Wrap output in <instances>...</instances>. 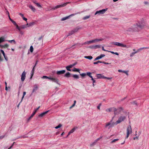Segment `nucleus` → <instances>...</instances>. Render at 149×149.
I'll use <instances>...</instances> for the list:
<instances>
[{"instance_id":"4468645a","label":"nucleus","mask_w":149,"mask_h":149,"mask_svg":"<svg viewBox=\"0 0 149 149\" xmlns=\"http://www.w3.org/2000/svg\"><path fill=\"white\" fill-rule=\"evenodd\" d=\"M96 77L97 79H104V75H102L101 74H97Z\"/></svg>"},{"instance_id":"bb28decb","label":"nucleus","mask_w":149,"mask_h":149,"mask_svg":"<svg viewBox=\"0 0 149 149\" xmlns=\"http://www.w3.org/2000/svg\"><path fill=\"white\" fill-rule=\"evenodd\" d=\"M72 71L73 72H79L80 73L79 70L78 69H77L75 68H74V69L72 70Z\"/></svg>"},{"instance_id":"473e14b6","label":"nucleus","mask_w":149,"mask_h":149,"mask_svg":"<svg viewBox=\"0 0 149 149\" xmlns=\"http://www.w3.org/2000/svg\"><path fill=\"white\" fill-rule=\"evenodd\" d=\"M102 62L100 61H97L94 62L93 64H97L98 63H102Z\"/></svg>"},{"instance_id":"7c9ffc66","label":"nucleus","mask_w":149,"mask_h":149,"mask_svg":"<svg viewBox=\"0 0 149 149\" xmlns=\"http://www.w3.org/2000/svg\"><path fill=\"white\" fill-rule=\"evenodd\" d=\"M35 22H33L31 23H29L28 24V27H29L30 26H32L33 25H34L35 24Z\"/></svg>"},{"instance_id":"f704fd0d","label":"nucleus","mask_w":149,"mask_h":149,"mask_svg":"<svg viewBox=\"0 0 149 149\" xmlns=\"http://www.w3.org/2000/svg\"><path fill=\"white\" fill-rule=\"evenodd\" d=\"M4 41V39L2 37L0 38V43Z\"/></svg>"},{"instance_id":"5701e85b","label":"nucleus","mask_w":149,"mask_h":149,"mask_svg":"<svg viewBox=\"0 0 149 149\" xmlns=\"http://www.w3.org/2000/svg\"><path fill=\"white\" fill-rule=\"evenodd\" d=\"M72 77H73L74 79H78L79 78V76L78 75L76 74H72Z\"/></svg>"},{"instance_id":"c756f323","label":"nucleus","mask_w":149,"mask_h":149,"mask_svg":"<svg viewBox=\"0 0 149 149\" xmlns=\"http://www.w3.org/2000/svg\"><path fill=\"white\" fill-rule=\"evenodd\" d=\"M95 42H98L100 41H102V40H103V39L101 38V39H95Z\"/></svg>"},{"instance_id":"774afa93","label":"nucleus","mask_w":149,"mask_h":149,"mask_svg":"<svg viewBox=\"0 0 149 149\" xmlns=\"http://www.w3.org/2000/svg\"><path fill=\"white\" fill-rule=\"evenodd\" d=\"M101 58V57H100V56H98L97 57V58L98 59V60L100 59Z\"/></svg>"},{"instance_id":"aec40b11","label":"nucleus","mask_w":149,"mask_h":149,"mask_svg":"<svg viewBox=\"0 0 149 149\" xmlns=\"http://www.w3.org/2000/svg\"><path fill=\"white\" fill-rule=\"evenodd\" d=\"M80 29V28L79 27H77L73 30L74 33L77 32Z\"/></svg>"},{"instance_id":"a18cd8bd","label":"nucleus","mask_w":149,"mask_h":149,"mask_svg":"<svg viewBox=\"0 0 149 149\" xmlns=\"http://www.w3.org/2000/svg\"><path fill=\"white\" fill-rule=\"evenodd\" d=\"M35 4H36V6L38 7H40V8L42 7L41 5L39 3H35Z\"/></svg>"},{"instance_id":"9b49d317","label":"nucleus","mask_w":149,"mask_h":149,"mask_svg":"<svg viewBox=\"0 0 149 149\" xmlns=\"http://www.w3.org/2000/svg\"><path fill=\"white\" fill-rule=\"evenodd\" d=\"M109 126L108 129H110L111 127L113 126V123L111 124L110 122L107 123L105 126V127H107Z\"/></svg>"},{"instance_id":"e2e57ef3","label":"nucleus","mask_w":149,"mask_h":149,"mask_svg":"<svg viewBox=\"0 0 149 149\" xmlns=\"http://www.w3.org/2000/svg\"><path fill=\"white\" fill-rule=\"evenodd\" d=\"M23 19L25 21H27V19L24 17H22Z\"/></svg>"},{"instance_id":"69168bd1","label":"nucleus","mask_w":149,"mask_h":149,"mask_svg":"<svg viewBox=\"0 0 149 149\" xmlns=\"http://www.w3.org/2000/svg\"><path fill=\"white\" fill-rule=\"evenodd\" d=\"M90 41H91V43H93L95 42V40H90Z\"/></svg>"},{"instance_id":"423d86ee","label":"nucleus","mask_w":149,"mask_h":149,"mask_svg":"<svg viewBox=\"0 0 149 149\" xmlns=\"http://www.w3.org/2000/svg\"><path fill=\"white\" fill-rule=\"evenodd\" d=\"M117 110V109H116L115 108L111 107L107 109L106 111L109 112L113 111L114 112V115H116L119 114V113H117L116 112Z\"/></svg>"},{"instance_id":"864d4df0","label":"nucleus","mask_w":149,"mask_h":149,"mask_svg":"<svg viewBox=\"0 0 149 149\" xmlns=\"http://www.w3.org/2000/svg\"><path fill=\"white\" fill-rule=\"evenodd\" d=\"M1 51L2 53L3 54V56H5V54L4 51L3 50L1 49Z\"/></svg>"},{"instance_id":"a19ab883","label":"nucleus","mask_w":149,"mask_h":149,"mask_svg":"<svg viewBox=\"0 0 149 149\" xmlns=\"http://www.w3.org/2000/svg\"><path fill=\"white\" fill-rule=\"evenodd\" d=\"M33 49L32 46H31L30 47V51L31 52H32L33 51Z\"/></svg>"},{"instance_id":"6e6d98bb","label":"nucleus","mask_w":149,"mask_h":149,"mask_svg":"<svg viewBox=\"0 0 149 149\" xmlns=\"http://www.w3.org/2000/svg\"><path fill=\"white\" fill-rule=\"evenodd\" d=\"M123 72L124 73H125L127 75H128V71H123Z\"/></svg>"},{"instance_id":"09e8293b","label":"nucleus","mask_w":149,"mask_h":149,"mask_svg":"<svg viewBox=\"0 0 149 149\" xmlns=\"http://www.w3.org/2000/svg\"><path fill=\"white\" fill-rule=\"evenodd\" d=\"M131 104H135L136 105H137V103L136 101H134L132 102H131Z\"/></svg>"},{"instance_id":"4c0bfd02","label":"nucleus","mask_w":149,"mask_h":149,"mask_svg":"<svg viewBox=\"0 0 149 149\" xmlns=\"http://www.w3.org/2000/svg\"><path fill=\"white\" fill-rule=\"evenodd\" d=\"M26 92H24L23 93V96L22 97L21 101H20V102H22V100L24 97V96L26 95Z\"/></svg>"},{"instance_id":"0eeeda50","label":"nucleus","mask_w":149,"mask_h":149,"mask_svg":"<svg viewBox=\"0 0 149 149\" xmlns=\"http://www.w3.org/2000/svg\"><path fill=\"white\" fill-rule=\"evenodd\" d=\"M69 3L70 2H68L66 3H65L63 4H61V5H57L54 7L52 8L51 9H50V10H55L59 8L65 6Z\"/></svg>"},{"instance_id":"1a4fd4ad","label":"nucleus","mask_w":149,"mask_h":149,"mask_svg":"<svg viewBox=\"0 0 149 149\" xmlns=\"http://www.w3.org/2000/svg\"><path fill=\"white\" fill-rule=\"evenodd\" d=\"M101 47V46L99 45H94L91 46L90 47V48L91 49H95L99 48Z\"/></svg>"},{"instance_id":"f8f14e48","label":"nucleus","mask_w":149,"mask_h":149,"mask_svg":"<svg viewBox=\"0 0 149 149\" xmlns=\"http://www.w3.org/2000/svg\"><path fill=\"white\" fill-rule=\"evenodd\" d=\"M38 88V86L37 85L35 84L33 86V88L32 91V94L36 91Z\"/></svg>"},{"instance_id":"de8ad7c7","label":"nucleus","mask_w":149,"mask_h":149,"mask_svg":"<svg viewBox=\"0 0 149 149\" xmlns=\"http://www.w3.org/2000/svg\"><path fill=\"white\" fill-rule=\"evenodd\" d=\"M80 75H81L82 77H84L86 75V74L84 73L80 74Z\"/></svg>"},{"instance_id":"6ab92c4d","label":"nucleus","mask_w":149,"mask_h":149,"mask_svg":"<svg viewBox=\"0 0 149 149\" xmlns=\"http://www.w3.org/2000/svg\"><path fill=\"white\" fill-rule=\"evenodd\" d=\"M35 66H34L33 67V69H32V70L31 72V75L30 78H31L32 77V76L33 75V74H34V72L35 70Z\"/></svg>"},{"instance_id":"f3484780","label":"nucleus","mask_w":149,"mask_h":149,"mask_svg":"<svg viewBox=\"0 0 149 149\" xmlns=\"http://www.w3.org/2000/svg\"><path fill=\"white\" fill-rule=\"evenodd\" d=\"M74 33H75L74 31H73V30H72L71 31H70L69 33H68V35H67V36H65V38H67L68 36H70L73 34H74Z\"/></svg>"},{"instance_id":"8fccbe9b","label":"nucleus","mask_w":149,"mask_h":149,"mask_svg":"<svg viewBox=\"0 0 149 149\" xmlns=\"http://www.w3.org/2000/svg\"><path fill=\"white\" fill-rule=\"evenodd\" d=\"M91 73L90 72H87L86 73V75H87L89 77H90L91 76Z\"/></svg>"},{"instance_id":"dca6fc26","label":"nucleus","mask_w":149,"mask_h":149,"mask_svg":"<svg viewBox=\"0 0 149 149\" xmlns=\"http://www.w3.org/2000/svg\"><path fill=\"white\" fill-rule=\"evenodd\" d=\"M28 23H27L26 24L22 25L20 26V30L21 29H24L25 28H26L27 27H28Z\"/></svg>"},{"instance_id":"f257e3e1","label":"nucleus","mask_w":149,"mask_h":149,"mask_svg":"<svg viewBox=\"0 0 149 149\" xmlns=\"http://www.w3.org/2000/svg\"><path fill=\"white\" fill-rule=\"evenodd\" d=\"M145 24L144 21L142 19L141 22H139L136 24L128 29L127 31L128 32L137 31L142 29Z\"/></svg>"},{"instance_id":"e433bc0d","label":"nucleus","mask_w":149,"mask_h":149,"mask_svg":"<svg viewBox=\"0 0 149 149\" xmlns=\"http://www.w3.org/2000/svg\"><path fill=\"white\" fill-rule=\"evenodd\" d=\"M143 48H142V47L138 49L137 50V51L136 52H135L136 53L139 52L141 50H143Z\"/></svg>"},{"instance_id":"a211bd4d","label":"nucleus","mask_w":149,"mask_h":149,"mask_svg":"<svg viewBox=\"0 0 149 149\" xmlns=\"http://www.w3.org/2000/svg\"><path fill=\"white\" fill-rule=\"evenodd\" d=\"M48 112V111H45V112H44L40 114H39L38 116L39 117H43L45 115L47 114Z\"/></svg>"},{"instance_id":"79ce46f5","label":"nucleus","mask_w":149,"mask_h":149,"mask_svg":"<svg viewBox=\"0 0 149 149\" xmlns=\"http://www.w3.org/2000/svg\"><path fill=\"white\" fill-rule=\"evenodd\" d=\"M15 26H16V28L17 29L19 30V31H20V26H19L17 24H16V25H15Z\"/></svg>"},{"instance_id":"b1692460","label":"nucleus","mask_w":149,"mask_h":149,"mask_svg":"<svg viewBox=\"0 0 149 149\" xmlns=\"http://www.w3.org/2000/svg\"><path fill=\"white\" fill-rule=\"evenodd\" d=\"M75 130V128H73L69 132L68 134V135H70L71 133H73Z\"/></svg>"},{"instance_id":"13d9d810","label":"nucleus","mask_w":149,"mask_h":149,"mask_svg":"<svg viewBox=\"0 0 149 149\" xmlns=\"http://www.w3.org/2000/svg\"><path fill=\"white\" fill-rule=\"evenodd\" d=\"M43 36H40L39 38H38V40H41L42 38H43Z\"/></svg>"},{"instance_id":"37998d69","label":"nucleus","mask_w":149,"mask_h":149,"mask_svg":"<svg viewBox=\"0 0 149 149\" xmlns=\"http://www.w3.org/2000/svg\"><path fill=\"white\" fill-rule=\"evenodd\" d=\"M136 54V53L135 52H132L130 54V57H132Z\"/></svg>"},{"instance_id":"5fc2aeb1","label":"nucleus","mask_w":149,"mask_h":149,"mask_svg":"<svg viewBox=\"0 0 149 149\" xmlns=\"http://www.w3.org/2000/svg\"><path fill=\"white\" fill-rule=\"evenodd\" d=\"M12 22L15 26V25H16V22L14 21V20H13L11 21Z\"/></svg>"},{"instance_id":"ea45409f","label":"nucleus","mask_w":149,"mask_h":149,"mask_svg":"<svg viewBox=\"0 0 149 149\" xmlns=\"http://www.w3.org/2000/svg\"><path fill=\"white\" fill-rule=\"evenodd\" d=\"M62 125L61 124H59L58 125L55 127V128L56 129H57L58 128H60L61 126Z\"/></svg>"},{"instance_id":"4be33fe9","label":"nucleus","mask_w":149,"mask_h":149,"mask_svg":"<svg viewBox=\"0 0 149 149\" xmlns=\"http://www.w3.org/2000/svg\"><path fill=\"white\" fill-rule=\"evenodd\" d=\"M29 8H30L34 12L36 10V9H35V8L34 7H33V6H32L29 5Z\"/></svg>"},{"instance_id":"ddd939ff","label":"nucleus","mask_w":149,"mask_h":149,"mask_svg":"<svg viewBox=\"0 0 149 149\" xmlns=\"http://www.w3.org/2000/svg\"><path fill=\"white\" fill-rule=\"evenodd\" d=\"M65 72V70H62L57 71L56 72V74L58 75H60L61 74H63Z\"/></svg>"},{"instance_id":"338daca9","label":"nucleus","mask_w":149,"mask_h":149,"mask_svg":"<svg viewBox=\"0 0 149 149\" xmlns=\"http://www.w3.org/2000/svg\"><path fill=\"white\" fill-rule=\"evenodd\" d=\"M102 136H100L99 138H98L97 139V141H98V140H99L100 139H101V138H102Z\"/></svg>"},{"instance_id":"c85d7f7f","label":"nucleus","mask_w":149,"mask_h":149,"mask_svg":"<svg viewBox=\"0 0 149 149\" xmlns=\"http://www.w3.org/2000/svg\"><path fill=\"white\" fill-rule=\"evenodd\" d=\"M90 17V15L86 16L83 18V19L86 20L89 18Z\"/></svg>"},{"instance_id":"bf43d9fd","label":"nucleus","mask_w":149,"mask_h":149,"mask_svg":"<svg viewBox=\"0 0 149 149\" xmlns=\"http://www.w3.org/2000/svg\"><path fill=\"white\" fill-rule=\"evenodd\" d=\"M104 79H112V77H104Z\"/></svg>"},{"instance_id":"0e129e2a","label":"nucleus","mask_w":149,"mask_h":149,"mask_svg":"<svg viewBox=\"0 0 149 149\" xmlns=\"http://www.w3.org/2000/svg\"><path fill=\"white\" fill-rule=\"evenodd\" d=\"M100 56L101 57V58L103 57H104L105 56V55L104 54H101L100 55Z\"/></svg>"},{"instance_id":"a878e982","label":"nucleus","mask_w":149,"mask_h":149,"mask_svg":"<svg viewBox=\"0 0 149 149\" xmlns=\"http://www.w3.org/2000/svg\"><path fill=\"white\" fill-rule=\"evenodd\" d=\"M70 72H68L65 75V77H70Z\"/></svg>"},{"instance_id":"39448f33","label":"nucleus","mask_w":149,"mask_h":149,"mask_svg":"<svg viewBox=\"0 0 149 149\" xmlns=\"http://www.w3.org/2000/svg\"><path fill=\"white\" fill-rule=\"evenodd\" d=\"M108 8L103 9L98 11H97L95 14V15H100L101 14H103L105 13V12L107 10Z\"/></svg>"},{"instance_id":"c9c22d12","label":"nucleus","mask_w":149,"mask_h":149,"mask_svg":"<svg viewBox=\"0 0 149 149\" xmlns=\"http://www.w3.org/2000/svg\"><path fill=\"white\" fill-rule=\"evenodd\" d=\"M9 45L7 44H6L4 45H2V47L3 48H7L8 47Z\"/></svg>"},{"instance_id":"393cba45","label":"nucleus","mask_w":149,"mask_h":149,"mask_svg":"<svg viewBox=\"0 0 149 149\" xmlns=\"http://www.w3.org/2000/svg\"><path fill=\"white\" fill-rule=\"evenodd\" d=\"M36 113H35V112H33L32 113V114L31 115V116L28 119V120H30L33 117V116Z\"/></svg>"},{"instance_id":"f03ea898","label":"nucleus","mask_w":149,"mask_h":149,"mask_svg":"<svg viewBox=\"0 0 149 149\" xmlns=\"http://www.w3.org/2000/svg\"><path fill=\"white\" fill-rule=\"evenodd\" d=\"M145 24L144 21L142 19L141 22H139L136 24L128 29L127 31L128 32L137 31L142 29Z\"/></svg>"},{"instance_id":"3c124183","label":"nucleus","mask_w":149,"mask_h":149,"mask_svg":"<svg viewBox=\"0 0 149 149\" xmlns=\"http://www.w3.org/2000/svg\"><path fill=\"white\" fill-rule=\"evenodd\" d=\"M10 43H12V42H13L15 44L16 42L14 40H10L8 41Z\"/></svg>"},{"instance_id":"680f3d73","label":"nucleus","mask_w":149,"mask_h":149,"mask_svg":"<svg viewBox=\"0 0 149 149\" xmlns=\"http://www.w3.org/2000/svg\"><path fill=\"white\" fill-rule=\"evenodd\" d=\"M77 64V63L76 62H75L73 64H72V65H71V66H72V67L73 66H74V65H76Z\"/></svg>"},{"instance_id":"6e6552de","label":"nucleus","mask_w":149,"mask_h":149,"mask_svg":"<svg viewBox=\"0 0 149 149\" xmlns=\"http://www.w3.org/2000/svg\"><path fill=\"white\" fill-rule=\"evenodd\" d=\"M126 117L125 116H120L118 118V120L116 122V124H119L122 122L124 121L126 119Z\"/></svg>"},{"instance_id":"9d476101","label":"nucleus","mask_w":149,"mask_h":149,"mask_svg":"<svg viewBox=\"0 0 149 149\" xmlns=\"http://www.w3.org/2000/svg\"><path fill=\"white\" fill-rule=\"evenodd\" d=\"M26 74V73L24 71L23 72L22 74L21 80L22 81H23L25 79Z\"/></svg>"},{"instance_id":"4d7b16f0","label":"nucleus","mask_w":149,"mask_h":149,"mask_svg":"<svg viewBox=\"0 0 149 149\" xmlns=\"http://www.w3.org/2000/svg\"><path fill=\"white\" fill-rule=\"evenodd\" d=\"M42 78L43 79H48V77L46 76H43L42 77Z\"/></svg>"},{"instance_id":"7ed1b4c3","label":"nucleus","mask_w":149,"mask_h":149,"mask_svg":"<svg viewBox=\"0 0 149 149\" xmlns=\"http://www.w3.org/2000/svg\"><path fill=\"white\" fill-rule=\"evenodd\" d=\"M132 133V129L130 125L128 126L127 128V135L125 137V139H127L129 137L130 134Z\"/></svg>"},{"instance_id":"49530a36","label":"nucleus","mask_w":149,"mask_h":149,"mask_svg":"<svg viewBox=\"0 0 149 149\" xmlns=\"http://www.w3.org/2000/svg\"><path fill=\"white\" fill-rule=\"evenodd\" d=\"M79 13V12H78V13H75L72 14L70 15H69V17H70V16H73V15H76L77 14Z\"/></svg>"},{"instance_id":"2eb2a0df","label":"nucleus","mask_w":149,"mask_h":149,"mask_svg":"<svg viewBox=\"0 0 149 149\" xmlns=\"http://www.w3.org/2000/svg\"><path fill=\"white\" fill-rule=\"evenodd\" d=\"M51 80L53 81L56 83L57 84H58L59 82L58 79L57 78H55L52 77Z\"/></svg>"},{"instance_id":"cd10ccee","label":"nucleus","mask_w":149,"mask_h":149,"mask_svg":"<svg viewBox=\"0 0 149 149\" xmlns=\"http://www.w3.org/2000/svg\"><path fill=\"white\" fill-rule=\"evenodd\" d=\"M84 58H87L88 59H89L90 60H91L92 59L93 57L91 56H85Z\"/></svg>"},{"instance_id":"58836bf2","label":"nucleus","mask_w":149,"mask_h":149,"mask_svg":"<svg viewBox=\"0 0 149 149\" xmlns=\"http://www.w3.org/2000/svg\"><path fill=\"white\" fill-rule=\"evenodd\" d=\"M108 52H111V53H112V54H116V55H119V54L117 52H112V51H109Z\"/></svg>"},{"instance_id":"2f4dec72","label":"nucleus","mask_w":149,"mask_h":149,"mask_svg":"<svg viewBox=\"0 0 149 149\" xmlns=\"http://www.w3.org/2000/svg\"><path fill=\"white\" fill-rule=\"evenodd\" d=\"M69 16H67L61 19V21H64V20H65L68 19L69 18Z\"/></svg>"},{"instance_id":"603ef678","label":"nucleus","mask_w":149,"mask_h":149,"mask_svg":"<svg viewBox=\"0 0 149 149\" xmlns=\"http://www.w3.org/2000/svg\"><path fill=\"white\" fill-rule=\"evenodd\" d=\"M85 44H87L88 45H89L90 44H91V41L90 40V41H87L86 42H85V43H84Z\"/></svg>"},{"instance_id":"412c9836","label":"nucleus","mask_w":149,"mask_h":149,"mask_svg":"<svg viewBox=\"0 0 149 149\" xmlns=\"http://www.w3.org/2000/svg\"><path fill=\"white\" fill-rule=\"evenodd\" d=\"M72 66H71V65H69L67 66L66 67V68L67 70L68 71H71V70L70 69V68H72Z\"/></svg>"},{"instance_id":"20e7f679","label":"nucleus","mask_w":149,"mask_h":149,"mask_svg":"<svg viewBox=\"0 0 149 149\" xmlns=\"http://www.w3.org/2000/svg\"><path fill=\"white\" fill-rule=\"evenodd\" d=\"M111 44L112 45H114L118 46L121 47H123L129 48L130 47V46H127L125 45H124L122 43L118 42H113Z\"/></svg>"},{"instance_id":"c03bdc74","label":"nucleus","mask_w":149,"mask_h":149,"mask_svg":"<svg viewBox=\"0 0 149 149\" xmlns=\"http://www.w3.org/2000/svg\"><path fill=\"white\" fill-rule=\"evenodd\" d=\"M119 140L118 139H115L113 140L111 142V143H113Z\"/></svg>"},{"instance_id":"72a5a7b5","label":"nucleus","mask_w":149,"mask_h":149,"mask_svg":"<svg viewBox=\"0 0 149 149\" xmlns=\"http://www.w3.org/2000/svg\"><path fill=\"white\" fill-rule=\"evenodd\" d=\"M117 110L118 111V113H120V112L122 110H123V109L122 107H120L117 109Z\"/></svg>"},{"instance_id":"052dcab7","label":"nucleus","mask_w":149,"mask_h":149,"mask_svg":"<svg viewBox=\"0 0 149 149\" xmlns=\"http://www.w3.org/2000/svg\"><path fill=\"white\" fill-rule=\"evenodd\" d=\"M4 57V58L5 59L6 61H7L8 60V58L6 56V55H5V56H3Z\"/></svg>"}]
</instances>
